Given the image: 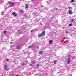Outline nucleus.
<instances>
[{
	"label": "nucleus",
	"mask_w": 76,
	"mask_h": 76,
	"mask_svg": "<svg viewBox=\"0 0 76 76\" xmlns=\"http://www.w3.org/2000/svg\"><path fill=\"white\" fill-rule=\"evenodd\" d=\"M8 3L9 4H10V6L11 7H12V6H13L14 5H15V3L13 2H10L9 1L8 2Z\"/></svg>",
	"instance_id": "f03ea898"
},
{
	"label": "nucleus",
	"mask_w": 76,
	"mask_h": 76,
	"mask_svg": "<svg viewBox=\"0 0 76 76\" xmlns=\"http://www.w3.org/2000/svg\"><path fill=\"white\" fill-rule=\"evenodd\" d=\"M21 30H19L18 31V32H20V31H21Z\"/></svg>",
	"instance_id": "a878e982"
},
{
	"label": "nucleus",
	"mask_w": 76,
	"mask_h": 76,
	"mask_svg": "<svg viewBox=\"0 0 76 76\" xmlns=\"http://www.w3.org/2000/svg\"><path fill=\"white\" fill-rule=\"evenodd\" d=\"M9 70H10V68H8V69H7V71Z\"/></svg>",
	"instance_id": "4be33fe9"
},
{
	"label": "nucleus",
	"mask_w": 76,
	"mask_h": 76,
	"mask_svg": "<svg viewBox=\"0 0 76 76\" xmlns=\"http://www.w3.org/2000/svg\"><path fill=\"white\" fill-rule=\"evenodd\" d=\"M49 44H51L53 43V40H51L49 41Z\"/></svg>",
	"instance_id": "0eeeda50"
},
{
	"label": "nucleus",
	"mask_w": 76,
	"mask_h": 76,
	"mask_svg": "<svg viewBox=\"0 0 76 76\" xmlns=\"http://www.w3.org/2000/svg\"><path fill=\"white\" fill-rule=\"evenodd\" d=\"M69 9H72V7H69Z\"/></svg>",
	"instance_id": "412c9836"
},
{
	"label": "nucleus",
	"mask_w": 76,
	"mask_h": 76,
	"mask_svg": "<svg viewBox=\"0 0 76 76\" xmlns=\"http://www.w3.org/2000/svg\"><path fill=\"white\" fill-rule=\"evenodd\" d=\"M66 39V38H64L62 39V40H64V39Z\"/></svg>",
	"instance_id": "393cba45"
},
{
	"label": "nucleus",
	"mask_w": 76,
	"mask_h": 76,
	"mask_svg": "<svg viewBox=\"0 0 76 76\" xmlns=\"http://www.w3.org/2000/svg\"><path fill=\"white\" fill-rule=\"evenodd\" d=\"M25 7L26 9H28L29 8V5H28V4H26Z\"/></svg>",
	"instance_id": "6e6552de"
},
{
	"label": "nucleus",
	"mask_w": 76,
	"mask_h": 76,
	"mask_svg": "<svg viewBox=\"0 0 76 76\" xmlns=\"http://www.w3.org/2000/svg\"><path fill=\"white\" fill-rule=\"evenodd\" d=\"M42 53H43V51H42V50L41 51L39 52V54H41Z\"/></svg>",
	"instance_id": "9b49d317"
},
{
	"label": "nucleus",
	"mask_w": 76,
	"mask_h": 76,
	"mask_svg": "<svg viewBox=\"0 0 76 76\" xmlns=\"http://www.w3.org/2000/svg\"><path fill=\"white\" fill-rule=\"evenodd\" d=\"M6 60H7V61H9V60L8 59H6Z\"/></svg>",
	"instance_id": "bb28decb"
},
{
	"label": "nucleus",
	"mask_w": 76,
	"mask_h": 76,
	"mask_svg": "<svg viewBox=\"0 0 76 76\" xmlns=\"http://www.w3.org/2000/svg\"><path fill=\"white\" fill-rule=\"evenodd\" d=\"M20 13H24L23 11L22 10H20Z\"/></svg>",
	"instance_id": "9d476101"
},
{
	"label": "nucleus",
	"mask_w": 76,
	"mask_h": 76,
	"mask_svg": "<svg viewBox=\"0 0 76 76\" xmlns=\"http://www.w3.org/2000/svg\"><path fill=\"white\" fill-rule=\"evenodd\" d=\"M12 15L13 16H18V15L16 14L15 12H13L12 13Z\"/></svg>",
	"instance_id": "423d86ee"
},
{
	"label": "nucleus",
	"mask_w": 76,
	"mask_h": 76,
	"mask_svg": "<svg viewBox=\"0 0 76 76\" xmlns=\"http://www.w3.org/2000/svg\"><path fill=\"white\" fill-rule=\"evenodd\" d=\"M45 35V31H43L40 34H38V37H40L41 36H44Z\"/></svg>",
	"instance_id": "f257e3e1"
},
{
	"label": "nucleus",
	"mask_w": 76,
	"mask_h": 76,
	"mask_svg": "<svg viewBox=\"0 0 76 76\" xmlns=\"http://www.w3.org/2000/svg\"><path fill=\"white\" fill-rule=\"evenodd\" d=\"M74 20H74V19H72L71 20V22H74Z\"/></svg>",
	"instance_id": "f8f14e48"
},
{
	"label": "nucleus",
	"mask_w": 76,
	"mask_h": 76,
	"mask_svg": "<svg viewBox=\"0 0 76 76\" xmlns=\"http://www.w3.org/2000/svg\"><path fill=\"white\" fill-rule=\"evenodd\" d=\"M68 13H69L70 14H72V10H69Z\"/></svg>",
	"instance_id": "1a4fd4ad"
},
{
	"label": "nucleus",
	"mask_w": 76,
	"mask_h": 76,
	"mask_svg": "<svg viewBox=\"0 0 76 76\" xmlns=\"http://www.w3.org/2000/svg\"><path fill=\"white\" fill-rule=\"evenodd\" d=\"M72 24H69V26H72Z\"/></svg>",
	"instance_id": "f3484780"
},
{
	"label": "nucleus",
	"mask_w": 76,
	"mask_h": 76,
	"mask_svg": "<svg viewBox=\"0 0 76 76\" xmlns=\"http://www.w3.org/2000/svg\"><path fill=\"white\" fill-rule=\"evenodd\" d=\"M23 16H26V14H24L23 15Z\"/></svg>",
	"instance_id": "7c9ffc66"
},
{
	"label": "nucleus",
	"mask_w": 76,
	"mask_h": 76,
	"mask_svg": "<svg viewBox=\"0 0 76 76\" xmlns=\"http://www.w3.org/2000/svg\"><path fill=\"white\" fill-rule=\"evenodd\" d=\"M7 65H5L4 67V70H6L7 69Z\"/></svg>",
	"instance_id": "39448f33"
},
{
	"label": "nucleus",
	"mask_w": 76,
	"mask_h": 76,
	"mask_svg": "<svg viewBox=\"0 0 76 76\" xmlns=\"http://www.w3.org/2000/svg\"><path fill=\"white\" fill-rule=\"evenodd\" d=\"M35 31V30L34 29H33L32 30H31V32L32 33L33 31Z\"/></svg>",
	"instance_id": "dca6fc26"
},
{
	"label": "nucleus",
	"mask_w": 76,
	"mask_h": 76,
	"mask_svg": "<svg viewBox=\"0 0 76 76\" xmlns=\"http://www.w3.org/2000/svg\"><path fill=\"white\" fill-rule=\"evenodd\" d=\"M32 0V1H34V0Z\"/></svg>",
	"instance_id": "72a5a7b5"
},
{
	"label": "nucleus",
	"mask_w": 76,
	"mask_h": 76,
	"mask_svg": "<svg viewBox=\"0 0 76 76\" xmlns=\"http://www.w3.org/2000/svg\"><path fill=\"white\" fill-rule=\"evenodd\" d=\"M70 63H71L70 58H68V61H67V63H68V64H70Z\"/></svg>",
	"instance_id": "7ed1b4c3"
},
{
	"label": "nucleus",
	"mask_w": 76,
	"mask_h": 76,
	"mask_svg": "<svg viewBox=\"0 0 76 76\" xmlns=\"http://www.w3.org/2000/svg\"><path fill=\"white\" fill-rule=\"evenodd\" d=\"M10 44H12V42H10Z\"/></svg>",
	"instance_id": "f704fd0d"
},
{
	"label": "nucleus",
	"mask_w": 76,
	"mask_h": 76,
	"mask_svg": "<svg viewBox=\"0 0 76 76\" xmlns=\"http://www.w3.org/2000/svg\"><path fill=\"white\" fill-rule=\"evenodd\" d=\"M21 46L20 45H18L16 46V49L17 50H19L20 49V47Z\"/></svg>",
	"instance_id": "20e7f679"
},
{
	"label": "nucleus",
	"mask_w": 76,
	"mask_h": 76,
	"mask_svg": "<svg viewBox=\"0 0 76 76\" xmlns=\"http://www.w3.org/2000/svg\"><path fill=\"white\" fill-rule=\"evenodd\" d=\"M15 76H18V75H15Z\"/></svg>",
	"instance_id": "473e14b6"
},
{
	"label": "nucleus",
	"mask_w": 76,
	"mask_h": 76,
	"mask_svg": "<svg viewBox=\"0 0 76 76\" xmlns=\"http://www.w3.org/2000/svg\"><path fill=\"white\" fill-rule=\"evenodd\" d=\"M41 7H44V6L43 5H41Z\"/></svg>",
	"instance_id": "cd10ccee"
},
{
	"label": "nucleus",
	"mask_w": 76,
	"mask_h": 76,
	"mask_svg": "<svg viewBox=\"0 0 76 76\" xmlns=\"http://www.w3.org/2000/svg\"><path fill=\"white\" fill-rule=\"evenodd\" d=\"M55 9H56V10H58V8H55Z\"/></svg>",
	"instance_id": "c85d7f7f"
},
{
	"label": "nucleus",
	"mask_w": 76,
	"mask_h": 76,
	"mask_svg": "<svg viewBox=\"0 0 76 76\" xmlns=\"http://www.w3.org/2000/svg\"><path fill=\"white\" fill-rule=\"evenodd\" d=\"M74 1H75L74 0H72L71 1V2H72V3H73V2H74Z\"/></svg>",
	"instance_id": "aec40b11"
},
{
	"label": "nucleus",
	"mask_w": 76,
	"mask_h": 76,
	"mask_svg": "<svg viewBox=\"0 0 76 76\" xmlns=\"http://www.w3.org/2000/svg\"><path fill=\"white\" fill-rule=\"evenodd\" d=\"M33 15H36V13H35V12H34L33 13Z\"/></svg>",
	"instance_id": "2eb2a0df"
},
{
	"label": "nucleus",
	"mask_w": 76,
	"mask_h": 76,
	"mask_svg": "<svg viewBox=\"0 0 76 76\" xmlns=\"http://www.w3.org/2000/svg\"><path fill=\"white\" fill-rule=\"evenodd\" d=\"M69 56H70V55H69Z\"/></svg>",
	"instance_id": "e433bc0d"
},
{
	"label": "nucleus",
	"mask_w": 76,
	"mask_h": 76,
	"mask_svg": "<svg viewBox=\"0 0 76 76\" xmlns=\"http://www.w3.org/2000/svg\"><path fill=\"white\" fill-rule=\"evenodd\" d=\"M37 48L38 49V46Z\"/></svg>",
	"instance_id": "c9c22d12"
},
{
	"label": "nucleus",
	"mask_w": 76,
	"mask_h": 76,
	"mask_svg": "<svg viewBox=\"0 0 76 76\" xmlns=\"http://www.w3.org/2000/svg\"><path fill=\"white\" fill-rule=\"evenodd\" d=\"M57 62V60H55L54 61V63H55V64H56V63Z\"/></svg>",
	"instance_id": "4468645a"
},
{
	"label": "nucleus",
	"mask_w": 76,
	"mask_h": 76,
	"mask_svg": "<svg viewBox=\"0 0 76 76\" xmlns=\"http://www.w3.org/2000/svg\"><path fill=\"white\" fill-rule=\"evenodd\" d=\"M37 68H39V64H37Z\"/></svg>",
	"instance_id": "a211bd4d"
},
{
	"label": "nucleus",
	"mask_w": 76,
	"mask_h": 76,
	"mask_svg": "<svg viewBox=\"0 0 76 76\" xmlns=\"http://www.w3.org/2000/svg\"><path fill=\"white\" fill-rule=\"evenodd\" d=\"M30 66H31V67H32V64H30Z\"/></svg>",
	"instance_id": "b1692460"
},
{
	"label": "nucleus",
	"mask_w": 76,
	"mask_h": 76,
	"mask_svg": "<svg viewBox=\"0 0 76 76\" xmlns=\"http://www.w3.org/2000/svg\"><path fill=\"white\" fill-rule=\"evenodd\" d=\"M4 34H6V31H4Z\"/></svg>",
	"instance_id": "6ab92c4d"
},
{
	"label": "nucleus",
	"mask_w": 76,
	"mask_h": 76,
	"mask_svg": "<svg viewBox=\"0 0 76 76\" xmlns=\"http://www.w3.org/2000/svg\"><path fill=\"white\" fill-rule=\"evenodd\" d=\"M66 34H68V31H66Z\"/></svg>",
	"instance_id": "2f4dec72"
},
{
	"label": "nucleus",
	"mask_w": 76,
	"mask_h": 76,
	"mask_svg": "<svg viewBox=\"0 0 76 76\" xmlns=\"http://www.w3.org/2000/svg\"><path fill=\"white\" fill-rule=\"evenodd\" d=\"M24 65H25V64H22V66H24Z\"/></svg>",
	"instance_id": "c756f323"
},
{
	"label": "nucleus",
	"mask_w": 76,
	"mask_h": 76,
	"mask_svg": "<svg viewBox=\"0 0 76 76\" xmlns=\"http://www.w3.org/2000/svg\"><path fill=\"white\" fill-rule=\"evenodd\" d=\"M32 46H29L28 47V48H31V47H32Z\"/></svg>",
	"instance_id": "5701e85b"
},
{
	"label": "nucleus",
	"mask_w": 76,
	"mask_h": 76,
	"mask_svg": "<svg viewBox=\"0 0 76 76\" xmlns=\"http://www.w3.org/2000/svg\"><path fill=\"white\" fill-rule=\"evenodd\" d=\"M32 63H35V61L34 60H33L31 61Z\"/></svg>",
	"instance_id": "ddd939ff"
}]
</instances>
